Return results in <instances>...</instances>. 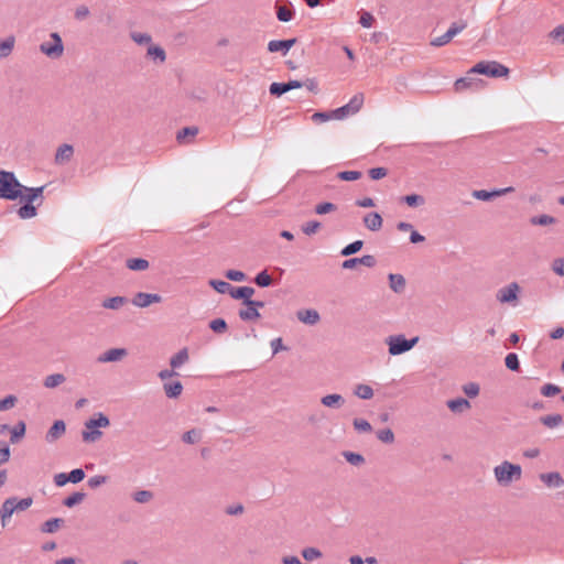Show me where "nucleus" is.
Masks as SVG:
<instances>
[{"label":"nucleus","mask_w":564,"mask_h":564,"mask_svg":"<svg viewBox=\"0 0 564 564\" xmlns=\"http://www.w3.org/2000/svg\"><path fill=\"white\" fill-rule=\"evenodd\" d=\"M128 354L126 348H111L99 355L97 358L98 362H116L121 360Z\"/></svg>","instance_id":"obj_13"},{"label":"nucleus","mask_w":564,"mask_h":564,"mask_svg":"<svg viewBox=\"0 0 564 564\" xmlns=\"http://www.w3.org/2000/svg\"><path fill=\"white\" fill-rule=\"evenodd\" d=\"M85 492L75 491L63 500V505L67 508H73L76 505L80 503L85 499Z\"/></svg>","instance_id":"obj_36"},{"label":"nucleus","mask_w":564,"mask_h":564,"mask_svg":"<svg viewBox=\"0 0 564 564\" xmlns=\"http://www.w3.org/2000/svg\"><path fill=\"white\" fill-rule=\"evenodd\" d=\"M369 177L373 181H379L387 176L388 170L382 166L372 167L368 171Z\"/></svg>","instance_id":"obj_58"},{"label":"nucleus","mask_w":564,"mask_h":564,"mask_svg":"<svg viewBox=\"0 0 564 564\" xmlns=\"http://www.w3.org/2000/svg\"><path fill=\"white\" fill-rule=\"evenodd\" d=\"M246 306H247L246 310H240L238 313L241 321L249 322V321H254L260 317V313H259V311L256 310V307H253L251 305H246Z\"/></svg>","instance_id":"obj_38"},{"label":"nucleus","mask_w":564,"mask_h":564,"mask_svg":"<svg viewBox=\"0 0 564 564\" xmlns=\"http://www.w3.org/2000/svg\"><path fill=\"white\" fill-rule=\"evenodd\" d=\"M296 39H286V40H272L268 43V51L270 53L280 52L283 56H285L290 50L295 45Z\"/></svg>","instance_id":"obj_11"},{"label":"nucleus","mask_w":564,"mask_h":564,"mask_svg":"<svg viewBox=\"0 0 564 564\" xmlns=\"http://www.w3.org/2000/svg\"><path fill=\"white\" fill-rule=\"evenodd\" d=\"M417 341V336L408 339L403 334L390 335L386 338L388 351L391 356H399L410 351Z\"/></svg>","instance_id":"obj_3"},{"label":"nucleus","mask_w":564,"mask_h":564,"mask_svg":"<svg viewBox=\"0 0 564 564\" xmlns=\"http://www.w3.org/2000/svg\"><path fill=\"white\" fill-rule=\"evenodd\" d=\"M161 301V295L156 293L138 292L132 299V304L137 307H148L152 303H160Z\"/></svg>","instance_id":"obj_12"},{"label":"nucleus","mask_w":564,"mask_h":564,"mask_svg":"<svg viewBox=\"0 0 564 564\" xmlns=\"http://www.w3.org/2000/svg\"><path fill=\"white\" fill-rule=\"evenodd\" d=\"M14 43L15 40L13 36H8L0 42V58H6L12 53Z\"/></svg>","instance_id":"obj_33"},{"label":"nucleus","mask_w":564,"mask_h":564,"mask_svg":"<svg viewBox=\"0 0 564 564\" xmlns=\"http://www.w3.org/2000/svg\"><path fill=\"white\" fill-rule=\"evenodd\" d=\"M377 437L383 443L390 444L394 441V434L391 429H383L377 432Z\"/></svg>","instance_id":"obj_59"},{"label":"nucleus","mask_w":564,"mask_h":564,"mask_svg":"<svg viewBox=\"0 0 564 564\" xmlns=\"http://www.w3.org/2000/svg\"><path fill=\"white\" fill-rule=\"evenodd\" d=\"M254 283L259 286V288H268L271 285L272 283V278L270 276V274L267 272V270H262L260 271L256 276H254Z\"/></svg>","instance_id":"obj_44"},{"label":"nucleus","mask_w":564,"mask_h":564,"mask_svg":"<svg viewBox=\"0 0 564 564\" xmlns=\"http://www.w3.org/2000/svg\"><path fill=\"white\" fill-rule=\"evenodd\" d=\"M343 456L349 464L354 466H359L365 463L364 456L359 453L346 451L343 452Z\"/></svg>","instance_id":"obj_46"},{"label":"nucleus","mask_w":564,"mask_h":564,"mask_svg":"<svg viewBox=\"0 0 564 564\" xmlns=\"http://www.w3.org/2000/svg\"><path fill=\"white\" fill-rule=\"evenodd\" d=\"M198 132L196 127H184L182 130L177 132L176 139L180 142L185 141L188 137H194Z\"/></svg>","instance_id":"obj_52"},{"label":"nucleus","mask_w":564,"mask_h":564,"mask_svg":"<svg viewBox=\"0 0 564 564\" xmlns=\"http://www.w3.org/2000/svg\"><path fill=\"white\" fill-rule=\"evenodd\" d=\"M463 391L468 398H476L479 394L480 387L476 382H468L463 386Z\"/></svg>","instance_id":"obj_53"},{"label":"nucleus","mask_w":564,"mask_h":564,"mask_svg":"<svg viewBox=\"0 0 564 564\" xmlns=\"http://www.w3.org/2000/svg\"><path fill=\"white\" fill-rule=\"evenodd\" d=\"M63 522H64V520L61 518H52L42 524L41 530L44 533H53L59 528V525Z\"/></svg>","instance_id":"obj_42"},{"label":"nucleus","mask_w":564,"mask_h":564,"mask_svg":"<svg viewBox=\"0 0 564 564\" xmlns=\"http://www.w3.org/2000/svg\"><path fill=\"white\" fill-rule=\"evenodd\" d=\"M31 187L22 185L13 172L0 171V198L17 200Z\"/></svg>","instance_id":"obj_1"},{"label":"nucleus","mask_w":564,"mask_h":564,"mask_svg":"<svg viewBox=\"0 0 564 564\" xmlns=\"http://www.w3.org/2000/svg\"><path fill=\"white\" fill-rule=\"evenodd\" d=\"M330 113L333 115L334 119H336V120H343V119L354 115L347 105H344L334 110H330Z\"/></svg>","instance_id":"obj_48"},{"label":"nucleus","mask_w":564,"mask_h":564,"mask_svg":"<svg viewBox=\"0 0 564 564\" xmlns=\"http://www.w3.org/2000/svg\"><path fill=\"white\" fill-rule=\"evenodd\" d=\"M321 227V223L317 221V220H310L307 221L303 227H302V231L307 235V236H311V235H314Z\"/></svg>","instance_id":"obj_63"},{"label":"nucleus","mask_w":564,"mask_h":564,"mask_svg":"<svg viewBox=\"0 0 564 564\" xmlns=\"http://www.w3.org/2000/svg\"><path fill=\"white\" fill-rule=\"evenodd\" d=\"M302 556L306 561H314L322 556V552L316 547H305L302 550Z\"/></svg>","instance_id":"obj_57"},{"label":"nucleus","mask_w":564,"mask_h":564,"mask_svg":"<svg viewBox=\"0 0 564 564\" xmlns=\"http://www.w3.org/2000/svg\"><path fill=\"white\" fill-rule=\"evenodd\" d=\"M364 246V241L362 240H355L350 243H348L347 246H345L341 250H340V256L343 257H349L351 254H355L357 253Z\"/></svg>","instance_id":"obj_40"},{"label":"nucleus","mask_w":564,"mask_h":564,"mask_svg":"<svg viewBox=\"0 0 564 564\" xmlns=\"http://www.w3.org/2000/svg\"><path fill=\"white\" fill-rule=\"evenodd\" d=\"M164 393L170 399H176L183 391V384L180 381H170L163 384Z\"/></svg>","instance_id":"obj_21"},{"label":"nucleus","mask_w":564,"mask_h":564,"mask_svg":"<svg viewBox=\"0 0 564 564\" xmlns=\"http://www.w3.org/2000/svg\"><path fill=\"white\" fill-rule=\"evenodd\" d=\"M354 427L360 433L371 432L372 430L371 424L365 419H355Z\"/></svg>","instance_id":"obj_62"},{"label":"nucleus","mask_w":564,"mask_h":564,"mask_svg":"<svg viewBox=\"0 0 564 564\" xmlns=\"http://www.w3.org/2000/svg\"><path fill=\"white\" fill-rule=\"evenodd\" d=\"M148 55L155 61H160L161 63L166 58L164 50L160 46H150L148 48Z\"/></svg>","instance_id":"obj_50"},{"label":"nucleus","mask_w":564,"mask_h":564,"mask_svg":"<svg viewBox=\"0 0 564 564\" xmlns=\"http://www.w3.org/2000/svg\"><path fill=\"white\" fill-rule=\"evenodd\" d=\"M506 367L511 371L520 370L519 357L516 352H509L505 358Z\"/></svg>","instance_id":"obj_45"},{"label":"nucleus","mask_w":564,"mask_h":564,"mask_svg":"<svg viewBox=\"0 0 564 564\" xmlns=\"http://www.w3.org/2000/svg\"><path fill=\"white\" fill-rule=\"evenodd\" d=\"M337 209V206L330 202H323L315 206V213L317 215H325Z\"/></svg>","instance_id":"obj_51"},{"label":"nucleus","mask_w":564,"mask_h":564,"mask_svg":"<svg viewBox=\"0 0 564 564\" xmlns=\"http://www.w3.org/2000/svg\"><path fill=\"white\" fill-rule=\"evenodd\" d=\"M295 15V10L292 4L290 8L276 6V18L280 22H290Z\"/></svg>","instance_id":"obj_27"},{"label":"nucleus","mask_w":564,"mask_h":564,"mask_svg":"<svg viewBox=\"0 0 564 564\" xmlns=\"http://www.w3.org/2000/svg\"><path fill=\"white\" fill-rule=\"evenodd\" d=\"M126 265L132 271H143L149 268V261L143 258H130L127 260Z\"/></svg>","instance_id":"obj_30"},{"label":"nucleus","mask_w":564,"mask_h":564,"mask_svg":"<svg viewBox=\"0 0 564 564\" xmlns=\"http://www.w3.org/2000/svg\"><path fill=\"white\" fill-rule=\"evenodd\" d=\"M454 86H455L456 91H463L467 88H473L474 86L478 87L479 83L475 78H473L470 76H466V77L458 78L455 82Z\"/></svg>","instance_id":"obj_29"},{"label":"nucleus","mask_w":564,"mask_h":564,"mask_svg":"<svg viewBox=\"0 0 564 564\" xmlns=\"http://www.w3.org/2000/svg\"><path fill=\"white\" fill-rule=\"evenodd\" d=\"M188 358H189V356H188L187 348H182L174 356L171 357L170 366L173 369H177L181 366H183L188 360Z\"/></svg>","instance_id":"obj_25"},{"label":"nucleus","mask_w":564,"mask_h":564,"mask_svg":"<svg viewBox=\"0 0 564 564\" xmlns=\"http://www.w3.org/2000/svg\"><path fill=\"white\" fill-rule=\"evenodd\" d=\"M66 431V424L63 420L54 421L53 425L50 427L45 435V440L48 443H53L58 440Z\"/></svg>","instance_id":"obj_15"},{"label":"nucleus","mask_w":564,"mask_h":564,"mask_svg":"<svg viewBox=\"0 0 564 564\" xmlns=\"http://www.w3.org/2000/svg\"><path fill=\"white\" fill-rule=\"evenodd\" d=\"M33 505V498L26 497L18 499L17 497H10L6 499L0 508V519L2 527H6L7 520L11 518L14 512L24 511Z\"/></svg>","instance_id":"obj_2"},{"label":"nucleus","mask_w":564,"mask_h":564,"mask_svg":"<svg viewBox=\"0 0 564 564\" xmlns=\"http://www.w3.org/2000/svg\"><path fill=\"white\" fill-rule=\"evenodd\" d=\"M254 294V289L251 286H232L229 295L235 300H241L246 305L249 299Z\"/></svg>","instance_id":"obj_18"},{"label":"nucleus","mask_w":564,"mask_h":564,"mask_svg":"<svg viewBox=\"0 0 564 564\" xmlns=\"http://www.w3.org/2000/svg\"><path fill=\"white\" fill-rule=\"evenodd\" d=\"M109 425V417L101 412L97 413L94 417L85 422V427H97L98 430H100L101 427H107Z\"/></svg>","instance_id":"obj_20"},{"label":"nucleus","mask_w":564,"mask_h":564,"mask_svg":"<svg viewBox=\"0 0 564 564\" xmlns=\"http://www.w3.org/2000/svg\"><path fill=\"white\" fill-rule=\"evenodd\" d=\"M401 202L406 204L409 207H419L425 204V198L419 194H409L401 197Z\"/></svg>","instance_id":"obj_34"},{"label":"nucleus","mask_w":564,"mask_h":564,"mask_svg":"<svg viewBox=\"0 0 564 564\" xmlns=\"http://www.w3.org/2000/svg\"><path fill=\"white\" fill-rule=\"evenodd\" d=\"M67 474H68V480L72 484L80 482L82 480H84V478L86 476L84 469H82V468H75Z\"/></svg>","instance_id":"obj_61"},{"label":"nucleus","mask_w":564,"mask_h":564,"mask_svg":"<svg viewBox=\"0 0 564 564\" xmlns=\"http://www.w3.org/2000/svg\"><path fill=\"white\" fill-rule=\"evenodd\" d=\"M552 270L555 274L564 276V258H556L552 262Z\"/></svg>","instance_id":"obj_64"},{"label":"nucleus","mask_w":564,"mask_h":564,"mask_svg":"<svg viewBox=\"0 0 564 564\" xmlns=\"http://www.w3.org/2000/svg\"><path fill=\"white\" fill-rule=\"evenodd\" d=\"M354 394L361 400H369L373 397V389L364 383H359L354 389Z\"/></svg>","instance_id":"obj_31"},{"label":"nucleus","mask_w":564,"mask_h":564,"mask_svg":"<svg viewBox=\"0 0 564 564\" xmlns=\"http://www.w3.org/2000/svg\"><path fill=\"white\" fill-rule=\"evenodd\" d=\"M494 473L497 481L502 486H507L513 479H519L522 470L520 465L505 460L495 467Z\"/></svg>","instance_id":"obj_4"},{"label":"nucleus","mask_w":564,"mask_h":564,"mask_svg":"<svg viewBox=\"0 0 564 564\" xmlns=\"http://www.w3.org/2000/svg\"><path fill=\"white\" fill-rule=\"evenodd\" d=\"M66 378L63 373H53L45 378L44 386L45 388L53 389L65 382Z\"/></svg>","instance_id":"obj_39"},{"label":"nucleus","mask_w":564,"mask_h":564,"mask_svg":"<svg viewBox=\"0 0 564 564\" xmlns=\"http://www.w3.org/2000/svg\"><path fill=\"white\" fill-rule=\"evenodd\" d=\"M448 409L454 413H462L470 408V402L464 398H456L447 401Z\"/></svg>","instance_id":"obj_23"},{"label":"nucleus","mask_w":564,"mask_h":564,"mask_svg":"<svg viewBox=\"0 0 564 564\" xmlns=\"http://www.w3.org/2000/svg\"><path fill=\"white\" fill-rule=\"evenodd\" d=\"M469 74H480L488 77L498 78L509 74V68L496 61L479 62L471 67Z\"/></svg>","instance_id":"obj_5"},{"label":"nucleus","mask_w":564,"mask_h":564,"mask_svg":"<svg viewBox=\"0 0 564 564\" xmlns=\"http://www.w3.org/2000/svg\"><path fill=\"white\" fill-rule=\"evenodd\" d=\"M10 442L12 444H17L23 438L25 434V423L24 421H19L10 430Z\"/></svg>","instance_id":"obj_26"},{"label":"nucleus","mask_w":564,"mask_h":564,"mask_svg":"<svg viewBox=\"0 0 564 564\" xmlns=\"http://www.w3.org/2000/svg\"><path fill=\"white\" fill-rule=\"evenodd\" d=\"M225 276L228 280L235 281V282H241L247 279V275L242 271L234 270V269L227 270L225 273Z\"/></svg>","instance_id":"obj_60"},{"label":"nucleus","mask_w":564,"mask_h":564,"mask_svg":"<svg viewBox=\"0 0 564 564\" xmlns=\"http://www.w3.org/2000/svg\"><path fill=\"white\" fill-rule=\"evenodd\" d=\"M540 479L550 488H560L564 485V479L557 471L541 474Z\"/></svg>","instance_id":"obj_17"},{"label":"nucleus","mask_w":564,"mask_h":564,"mask_svg":"<svg viewBox=\"0 0 564 564\" xmlns=\"http://www.w3.org/2000/svg\"><path fill=\"white\" fill-rule=\"evenodd\" d=\"M344 402H345L344 398L338 393L327 394L321 399V403L324 406L334 408V409L340 408L344 404Z\"/></svg>","instance_id":"obj_24"},{"label":"nucleus","mask_w":564,"mask_h":564,"mask_svg":"<svg viewBox=\"0 0 564 564\" xmlns=\"http://www.w3.org/2000/svg\"><path fill=\"white\" fill-rule=\"evenodd\" d=\"M208 326L216 334H223L228 329L227 322L221 317L212 319Z\"/></svg>","instance_id":"obj_43"},{"label":"nucleus","mask_w":564,"mask_h":564,"mask_svg":"<svg viewBox=\"0 0 564 564\" xmlns=\"http://www.w3.org/2000/svg\"><path fill=\"white\" fill-rule=\"evenodd\" d=\"M389 285L391 290L395 293H402L405 289V279L402 274L399 273H390L389 276Z\"/></svg>","instance_id":"obj_22"},{"label":"nucleus","mask_w":564,"mask_h":564,"mask_svg":"<svg viewBox=\"0 0 564 564\" xmlns=\"http://www.w3.org/2000/svg\"><path fill=\"white\" fill-rule=\"evenodd\" d=\"M21 202H25L24 205L18 208L17 213L21 219H28L35 216V205L33 202L35 200V187H31L26 189L25 193L22 194V197H19Z\"/></svg>","instance_id":"obj_7"},{"label":"nucleus","mask_w":564,"mask_h":564,"mask_svg":"<svg viewBox=\"0 0 564 564\" xmlns=\"http://www.w3.org/2000/svg\"><path fill=\"white\" fill-rule=\"evenodd\" d=\"M296 317L303 324L313 326L321 319L319 313L314 308H304L296 312Z\"/></svg>","instance_id":"obj_14"},{"label":"nucleus","mask_w":564,"mask_h":564,"mask_svg":"<svg viewBox=\"0 0 564 564\" xmlns=\"http://www.w3.org/2000/svg\"><path fill=\"white\" fill-rule=\"evenodd\" d=\"M364 104V95L361 93L356 94L351 97L348 104H346L352 113H357Z\"/></svg>","instance_id":"obj_47"},{"label":"nucleus","mask_w":564,"mask_h":564,"mask_svg":"<svg viewBox=\"0 0 564 564\" xmlns=\"http://www.w3.org/2000/svg\"><path fill=\"white\" fill-rule=\"evenodd\" d=\"M473 196L479 200L487 202V200H490L491 198L498 196V192L478 189L473 193Z\"/></svg>","instance_id":"obj_55"},{"label":"nucleus","mask_w":564,"mask_h":564,"mask_svg":"<svg viewBox=\"0 0 564 564\" xmlns=\"http://www.w3.org/2000/svg\"><path fill=\"white\" fill-rule=\"evenodd\" d=\"M208 284L218 293L220 294H226L231 291L232 289V285L227 282V281H224V280H215V279H212L209 280Z\"/></svg>","instance_id":"obj_32"},{"label":"nucleus","mask_w":564,"mask_h":564,"mask_svg":"<svg viewBox=\"0 0 564 564\" xmlns=\"http://www.w3.org/2000/svg\"><path fill=\"white\" fill-rule=\"evenodd\" d=\"M556 221V219L553 216L543 214V215H536L530 218L531 225L534 226H547L552 225Z\"/></svg>","instance_id":"obj_41"},{"label":"nucleus","mask_w":564,"mask_h":564,"mask_svg":"<svg viewBox=\"0 0 564 564\" xmlns=\"http://www.w3.org/2000/svg\"><path fill=\"white\" fill-rule=\"evenodd\" d=\"M102 432L97 427H85L82 432V438L85 443H95L100 440Z\"/></svg>","instance_id":"obj_28"},{"label":"nucleus","mask_w":564,"mask_h":564,"mask_svg":"<svg viewBox=\"0 0 564 564\" xmlns=\"http://www.w3.org/2000/svg\"><path fill=\"white\" fill-rule=\"evenodd\" d=\"M466 28H467L466 21L453 22L451 24V26L448 28V30L444 34H442L441 36H436L431 41V45L436 46V47L444 46L447 43H449L454 36L459 34Z\"/></svg>","instance_id":"obj_8"},{"label":"nucleus","mask_w":564,"mask_h":564,"mask_svg":"<svg viewBox=\"0 0 564 564\" xmlns=\"http://www.w3.org/2000/svg\"><path fill=\"white\" fill-rule=\"evenodd\" d=\"M127 302H128V300L124 296H112V297L106 299L102 302V306L108 310H118Z\"/></svg>","instance_id":"obj_35"},{"label":"nucleus","mask_w":564,"mask_h":564,"mask_svg":"<svg viewBox=\"0 0 564 564\" xmlns=\"http://www.w3.org/2000/svg\"><path fill=\"white\" fill-rule=\"evenodd\" d=\"M51 41L43 42L40 45V50L47 57L52 59H57L63 55L64 44L61 35L57 32H53L50 34Z\"/></svg>","instance_id":"obj_6"},{"label":"nucleus","mask_w":564,"mask_h":564,"mask_svg":"<svg viewBox=\"0 0 564 564\" xmlns=\"http://www.w3.org/2000/svg\"><path fill=\"white\" fill-rule=\"evenodd\" d=\"M303 86H304V83L296 80V79H291L286 83H272L269 87V91L272 96L281 97L285 93H288L292 89L301 88Z\"/></svg>","instance_id":"obj_10"},{"label":"nucleus","mask_w":564,"mask_h":564,"mask_svg":"<svg viewBox=\"0 0 564 564\" xmlns=\"http://www.w3.org/2000/svg\"><path fill=\"white\" fill-rule=\"evenodd\" d=\"M361 172L360 171H341L337 174V177L340 180V181H345V182H351V181H357L361 177Z\"/></svg>","instance_id":"obj_49"},{"label":"nucleus","mask_w":564,"mask_h":564,"mask_svg":"<svg viewBox=\"0 0 564 564\" xmlns=\"http://www.w3.org/2000/svg\"><path fill=\"white\" fill-rule=\"evenodd\" d=\"M382 217L377 212H371L365 215L364 217V225L367 229L370 231H378L382 227Z\"/></svg>","instance_id":"obj_16"},{"label":"nucleus","mask_w":564,"mask_h":564,"mask_svg":"<svg viewBox=\"0 0 564 564\" xmlns=\"http://www.w3.org/2000/svg\"><path fill=\"white\" fill-rule=\"evenodd\" d=\"M73 153H74L73 147L70 144L64 143L56 151L55 162L57 164H63L65 162H68L70 160V158L73 156Z\"/></svg>","instance_id":"obj_19"},{"label":"nucleus","mask_w":564,"mask_h":564,"mask_svg":"<svg viewBox=\"0 0 564 564\" xmlns=\"http://www.w3.org/2000/svg\"><path fill=\"white\" fill-rule=\"evenodd\" d=\"M520 286L517 282H511L497 291L496 299L500 303H516L519 297Z\"/></svg>","instance_id":"obj_9"},{"label":"nucleus","mask_w":564,"mask_h":564,"mask_svg":"<svg viewBox=\"0 0 564 564\" xmlns=\"http://www.w3.org/2000/svg\"><path fill=\"white\" fill-rule=\"evenodd\" d=\"M560 392H561V388L558 386L554 384V383H545L541 388V394L546 397V398L554 397V395H556Z\"/></svg>","instance_id":"obj_54"},{"label":"nucleus","mask_w":564,"mask_h":564,"mask_svg":"<svg viewBox=\"0 0 564 564\" xmlns=\"http://www.w3.org/2000/svg\"><path fill=\"white\" fill-rule=\"evenodd\" d=\"M18 402V398L13 394L7 395L4 399L0 400V412L8 411L12 409Z\"/></svg>","instance_id":"obj_56"},{"label":"nucleus","mask_w":564,"mask_h":564,"mask_svg":"<svg viewBox=\"0 0 564 564\" xmlns=\"http://www.w3.org/2000/svg\"><path fill=\"white\" fill-rule=\"evenodd\" d=\"M543 425L553 429L557 427L563 423V416L561 414H550L540 419Z\"/></svg>","instance_id":"obj_37"}]
</instances>
